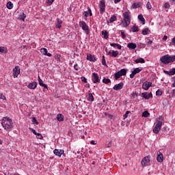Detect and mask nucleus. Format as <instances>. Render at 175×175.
Wrapping results in <instances>:
<instances>
[{
    "instance_id": "nucleus-1",
    "label": "nucleus",
    "mask_w": 175,
    "mask_h": 175,
    "mask_svg": "<svg viewBox=\"0 0 175 175\" xmlns=\"http://www.w3.org/2000/svg\"><path fill=\"white\" fill-rule=\"evenodd\" d=\"M1 125L8 132H10V131L13 129V122L12 121V119L8 117L3 118Z\"/></svg>"
},
{
    "instance_id": "nucleus-2",
    "label": "nucleus",
    "mask_w": 175,
    "mask_h": 175,
    "mask_svg": "<svg viewBox=\"0 0 175 175\" xmlns=\"http://www.w3.org/2000/svg\"><path fill=\"white\" fill-rule=\"evenodd\" d=\"M122 16L123 20L121 21L122 27V28H127V27H129L131 24V18L132 17L131 15V12H126L123 13Z\"/></svg>"
},
{
    "instance_id": "nucleus-3",
    "label": "nucleus",
    "mask_w": 175,
    "mask_h": 175,
    "mask_svg": "<svg viewBox=\"0 0 175 175\" xmlns=\"http://www.w3.org/2000/svg\"><path fill=\"white\" fill-rule=\"evenodd\" d=\"M161 62L164 64V65H167V64H170V62H174L175 61V55L170 56V55H165L161 57Z\"/></svg>"
},
{
    "instance_id": "nucleus-4",
    "label": "nucleus",
    "mask_w": 175,
    "mask_h": 175,
    "mask_svg": "<svg viewBox=\"0 0 175 175\" xmlns=\"http://www.w3.org/2000/svg\"><path fill=\"white\" fill-rule=\"evenodd\" d=\"M125 75H126V69H121L120 71L114 74L115 80H118L120 77H121L122 76H125Z\"/></svg>"
},
{
    "instance_id": "nucleus-5",
    "label": "nucleus",
    "mask_w": 175,
    "mask_h": 175,
    "mask_svg": "<svg viewBox=\"0 0 175 175\" xmlns=\"http://www.w3.org/2000/svg\"><path fill=\"white\" fill-rule=\"evenodd\" d=\"M79 27L82 28L83 31H84V32H85L87 35L90 33V27L87 25V23H85L84 21L79 22Z\"/></svg>"
},
{
    "instance_id": "nucleus-6",
    "label": "nucleus",
    "mask_w": 175,
    "mask_h": 175,
    "mask_svg": "<svg viewBox=\"0 0 175 175\" xmlns=\"http://www.w3.org/2000/svg\"><path fill=\"white\" fill-rule=\"evenodd\" d=\"M99 9L100 14H103V13H105L106 10V3L105 2V0H102L100 1Z\"/></svg>"
},
{
    "instance_id": "nucleus-7",
    "label": "nucleus",
    "mask_w": 175,
    "mask_h": 175,
    "mask_svg": "<svg viewBox=\"0 0 175 175\" xmlns=\"http://www.w3.org/2000/svg\"><path fill=\"white\" fill-rule=\"evenodd\" d=\"M162 127V122L158 121L156 124L154 128L153 129L154 133H159V131H161V128Z\"/></svg>"
},
{
    "instance_id": "nucleus-8",
    "label": "nucleus",
    "mask_w": 175,
    "mask_h": 175,
    "mask_svg": "<svg viewBox=\"0 0 175 175\" xmlns=\"http://www.w3.org/2000/svg\"><path fill=\"white\" fill-rule=\"evenodd\" d=\"M141 163H142V166H144V167L148 166V165H150V156L145 157L142 160Z\"/></svg>"
},
{
    "instance_id": "nucleus-9",
    "label": "nucleus",
    "mask_w": 175,
    "mask_h": 175,
    "mask_svg": "<svg viewBox=\"0 0 175 175\" xmlns=\"http://www.w3.org/2000/svg\"><path fill=\"white\" fill-rule=\"evenodd\" d=\"M92 81L94 84H96V83H99L100 81V79H99V75H98V73L94 72L92 75Z\"/></svg>"
},
{
    "instance_id": "nucleus-10",
    "label": "nucleus",
    "mask_w": 175,
    "mask_h": 175,
    "mask_svg": "<svg viewBox=\"0 0 175 175\" xmlns=\"http://www.w3.org/2000/svg\"><path fill=\"white\" fill-rule=\"evenodd\" d=\"M152 83L148 82V81H145L142 84V88L143 90H145V91H148V89L151 87Z\"/></svg>"
},
{
    "instance_id": "nucleus-11",
    "label": "nucleus",
    "mask_w": 175,
    "mask_h": 175,
    "mask_svg": "<svg viewBox=\"0 0 175 175\" xmlns=\"http://www.w3.org/2000/svg\"><path fill=\"white\" fill-rule=\"evenodd\" d=\"M13 72L14 78L16 79V77H18V75H20V67L15 66V68L13 69Z\"/></svg>"
},
{
    "instance_id": "nucleus-12",
    "label": "nucleus",
    "mask_w": 175,
    "mask_h": 175,
    "mask_svg": "<svg viewBox=\"0 0 175 175\" xmlns=\"http://www.w3.org/2000/svg\"><path fill=\"white\" fill-rule=\"evenodd\" d=\"M142 70V68H136L132 71V73L130 75L131 79H133L135 77V75H137V73H140V71Z\"/></svg>"
},
{
    "instance_id": "nucleus-13",
    "label": "nucleus",
    "mask_w": 175,
    "mask_h": 175,
    "mask_svg": "<svg viewBox=\"0 0 175 175\" xmlns=\"http://www.w3.org/2000/svg\"><path fill=\"white\" fill-rule=\"evenodd\" d=\"M123 87L124 83L120 82V83L115 85L113 89L114 90V91H120V90H122Z\"/></svg>"
},
{
    "instance_id": "nucleus-14",
    "label": "nucleus",
    "mask_w": 175,
    "mask_h": 175,
    "mask_svg": "<svg viewBox=\"0 0 175 175\" xmlns=\"http://www.w3.org/2000/svg\"><path fill=\"white\" fill-rule=\"evenodd\" d=\"M30 131L33 132V135H36L37 139L42 140L43 139V135L41 133H37L36 131L32 128H29Z\"/></svg>"
},
{
    "instance_id": "nucleus-15",
    "label": "nucleus",
    "mask_w": 175,
    "mask_h": 175,
    "mask_svg": "<svg viewBox=\"0 0 175 175\" xmlns=\"http://www.w3.org/2000/svg\"><path fill=\"white\" fill-rule=\"evenodd\" d=\"M64 152V150L61 149H55L53 150V154H55V155H56L57 157H61V155H63Z\"/></svg>"
},
{
    "instance_id": "nucleus-16",
    "label": "nucleus",
    "mask_w": 175,
    "mask_h": 175,
    "mask_svg": "<svg viewBox=\"0 0 175 175\" xmlns=\"http://www.w3.org/2000/svg\"><path fill=\"white\" fill-rule=\"evenodd\" d=\"M36 87H38V82L36 81L31 82L27 85L29 90H36Z\"/></svg>"
},
{
    "instance_id": "nucleus-17",
    "label": "nucleus",
    "mask_w": 175,
    "mask_h": 175,
    "mask_svg": "<svg viewBox=\"0 0 175 175\" xmlns=\"http://www.w3.org/2000/svg\"><path fill=\"white\" fill-rule=\"evenodd\" d=\"M40 53L42 55H46L47 57H51V53H49V51L46 48H41Z\"/></svg>"
},
{
    "instance_id": "nucleus-18",
    "label": "nucleus",
    "mask_w": 175,
    "mask_h": 175,
    "mask_svg": "<svg viewBox=\"0 0 175 175\" xmlns=\"http://www.w3.org/2000/svg\"><path fill=\"white\" fill-rule=\"evenodd\" d=\"M142 98H144V99H150V98H152V92H144L142 93Z\"/></svg>"
},
{
    "instance_id": "nucleus-19",
    "label": "nucleus",
    "mask_w": 175,
    "mask_h": 175,
    "mask_svg": "<svg viewBox=\"0 0 175 175\" xmlns=\"http://www.w3.org/2000/svg\"><path fill=\"white\" fill-rule=\"evenodd\" d=\"M87 59L88 61H90L91 62H95V61H96L95 55H92L91 54H88Z\"/></svg>"
},
{
    "instance_id": "nucleus-20",
    "label": "nucleus",
    "mask_w": 175,
    "mask_h": 175,
    "mask_svg": "<svg viewBox=\"0 0 175 175\" xmlns=\"http://www.w3.org/2000/svg\"><path fill=\"white\" fill-rule=\"evenodd\" d=\"M127 47L130 50H135V49H136V47H137V45L135 43L130 42L127 44Z\"/></svg>"
},
{
    "instance_id": "nucleus-21",
    "label": "nucleus",
    "mask_w": 175,
    "mask_h": 175,
    "mask_svg": "<svg viewBox=\"0 0 175 175\" xmlns=\"http://www.w3.org/2000/svg\"><path fill=\"white\" fill-rule=\"evenodd\" d=\"M88 11L83 12V14L85 16V17H88L89 14L90 16H92V11L91 10V8H88Z\"/></svg>"
},
{
    "instance_id": "nucleus-22",
    "label": "nucleus",
    "mask_w": 175,
    "mask_h": 175,
    "mask_svg": "<svg viewBox=\"0 0 175 175\" xmlns=\"http://www.w3.org/2000/svg\"><path fill=\"white\" fill-rule=\"evenodd\" d=\"M164 73H165V75H168L169 76H173L175 75V68H172L170 71L164 70Z\"/></svg>"
},
{
    "instance_id": "nucleus-23",
    "label": "nucleus",
    "mask_w": 175,
    "mask_h": 175,
    "mask_svg": "<svg viewBox=\"0 0 175 175\" xmlns=\"http://www.w3.org/2000/svg\"><path fill=\"white\" fill-rule=\"evenodd\" d=\"M157 161L162 163L163 162V155L161 154V152H159L157 153Z\"/></svg>"
},
{
    "instance_id": "nucleus-24",
    "label": "nucleus",
    "mask_w": 175,
    "mask_h": 175,
    "mask_svg": "<svg viewBox=\"0 0 175 175\" xmlns=\"http://www.w3.org/2000/svg\"><path fill=\"white\" fill-rule=\"evenodd\" d=\"M38 79L39 85H40L41 87H44V88H47V85L43 83V80L40 79V76L38 75Z\"/></svg>"
},
{
    "instance_id": "nucleus-25",
    "label": "nucleus",
    "mask_w": 175,
    "mask_h": 175,
    "mask_svg": "<svg viewBox=\"0 0 175 175\" xmlns=\"http://www.w3.org/2000/svg\"><path fill=\"white\" fill-rule=\"evenodd\" d=\"M56 28L58 29H61V27H62V21L59 18H57V22L55 25Z\"/></svg>"
},
{
    "instance_id": "nucleus-26",
    "label": "nucleus",
    "mask_w": 175,
    "mask_h": 175,
    "mask_svg": "<svg viewBox=\"0 0 175 175\" xmlns=\"http://www.w3.org/2000/svg\"><path fill=\"white\" fill-rule=\"evenodd\" d=\"M86 98L89 102H94V96L91 93H89Z\"/></svg>"
},
{
    "instance_id": "nucleus-27",
    "label": "nucleus",
    "mask_w": 175,
    "mask_h": 175,
    "mask_svg": "<svg viewBox=\"0 0 175 175\" xmlns=\"http://www.w3.org/2000/svg\"><path fill=\"white\" fill-rule=\"evenodd\" d=\"M135 64H144L146 60H144L142 57H139L135 60Z\"/></svg>"
},
{
    "instance_id": "nucleus-28",
    "label": "nucleus",
    "mask_w": 175,
    "mask_h": 175,
    "mask_svg": "<svg viewBox=\"0 0 175 175\" xmlns=\"http://www.w3.org/2000/svg\"><path fill=\"white\" fill-rule=\"evenodd\" d=\"M0 53H1L2 54L8 53V48L5 46H0Z\"/></svg>"
},
{
    "instance_id": "nucleus-29",
    "label": "nucleus",
    "mask_w": 175,
    "mask_h": 175,
    "mask_svg": "<svg viewBox=\"0 0 175 175\" xmlns=\"http://www.w3.org/2000/svg\"><path fill=\"white\" fill-rule=\"evenodd\" d=\"M138 19L140 20V21L142 23L143 25L146 24V20L144 19V17H143V14L138 15Z\"/></svg>"
},
{
    "instance_id": "nucleus-30",
    "label": "nucleus",
    "mask_w": 175,
    "mask_h": 175,
    "mask_svg": "<svg viewBox=\"0 0 175 175\" xmlns=\"http://www.w3.org/2000/svg\"><path fill=\"white\" fill-rule=\"evenodd\" d=\"M110 46H111V47H117L118 50H121L122 47L120 44H116V43H111Z\"/></svg>"
},
{
    "instance_id": "nucleus-31",
    "label": "nucleus",
    "mask_w": 175,
    "mask_h": 175,
    "mask_svg": "<svg viewBox=\"0 0 175 175\" xmlns=\"http://www.w3.org/2000/svg\"><path fill=\"white\" fill-rule=\"evenodd\" d=\"M57 121H59V122H61L62 121H64V116L62 114H57Z\"/></svg>"
},
{
    "instance_id": "nucleus-32",
    "label": "nucleus",
    "mask_w": 175,
    "mask_h": 175,
    "mask_svg": "<svg viewBox=\"0 0 175 175\" xmlns=\"http://www.w3.org/2000/svg\"><path fill=\"white\" fill-rule=\"evenodd\" d=\"M118 54H119V53L118 51H112V52L111 53V57H113V58H116V57H117Z\"/></svg>"
},
{
    "instance_id": "nucleus-33",
    "label": "nucleus",
    "mask_w": 175,
    "mask_h": 175,
    "mask_svg": "<svg viewBox=\"0 0 175 175\" xmlns=\"http://www.w3.org/2000/svg\"><path fill=\"white\" fill-rule=\"evenodd\" d=\"M114 21H117V16L116 15H112L109 19V23H114Z\"/></svg>"
},
{
    "instance_id": "nucleus-34",
    "label": "nucleus",
    "mask_w": 175,
    "mask_h": 175,
    "mask_svg": "<svg viewBox=\"0 0 175 175\" xmlns=\"http://www.w3.org/2000/svg\"><path fill=\"white\" fill-rule=\"evenodd\" d=\"M102 35L104 36V39H109V32L107 31H103Z\"/></svg>"
},
{
    "instance_id": "nucleus-35",
    "label": "nucleus",
    "mask_w": 175,
    "mask_h": 175,
    "mask_svg": "<svg viewBox=\"0 0 175 175\" xmlns=\"http://www.w3.org/2000/svg\"><path fill=\"white\" fill-rule=\"evenodd\" d=\"M6 7L10 10L11 9H13V4L11 3V1H8Z\"/></svg>"
},
{
    "instance_id": "nucleus-36",
    "label": "nucleus",
    "mask_w": 175,
    "mask_h": 175,
    "mask_svg": "<svg viewBox=\"0 0 175 175\" xmlns=\"http://www.w3.org/2000/svg\"><path fill=\"white\" fill-rule=\"evenodd\" d=\"M26 17H27V15H25L24 12H22L20 14V20H22L23 21H24Z\"/></svg>"
},
{
    "instance_id": "nucleus-37",
    "label": "nucleus",
    "mask_w": 175,
    "mask_h": 175,
    "mask_svg": "<svg viewBox=\"0 0 175 175\" xmlns=\"http://www.w3.org/2000/svg\"><path fill=\"white\" fill-rule=\"evenodd\" d=\"M131 29L133 32H139V27L136 25H133Z\"/></svg>"
},
{
    "instance_id": "nucleus-38",
    "label": "nucleus",
    "mask_w": 175,
    "mask_h": 175,
    "mask_svg": "<svg viewBox=\"0 0 175 175\" xmlns=\"http://www.w3.org/2000/svg\"><path fill=\"white\" fill-rule=\"evenodd\" d=\"M103 83H104L105 84H109V83H111V81L110 80V79L104 78L103 79Z\"/></svg>"
},
{
    "instance_id": "nucleus-39",
    "label": "nucleus",
    "mask_w": 175,
    "mask_h": 175,
    "mask_svg": "<svg viewBox=\"0 0 175 175\" xmlns=\"http://www.w3.org/2000/svg\"><path fill=\"white\" fill-rule=\"evenodd\" d=\"M150 116V113L148 112V111H145L142 113V117H145L147 118Z\"/></svg>"
},
{
    "instance_id": "nucleus-40",
    "label": "nucleus",
    "mask_w": 175,
    "mask_h": 175,
    "mask_svg": "<svg viewBox=\"0 0 175 175\" xmlns=\"http://www.w3.org/2000/svg\"><path fill=\"white\" fill-rule=\"evenodd\" d=\"M150 33V30L148 29H145L142 30L143 35H148Z\"/></svg>"
},
{
    "instance_id": "nucleus-41",
    "label": "nucleus",
    "mask_w": 175,
    "mask_h": 175,
    "mask_svg": "<svg viewBox=\"0 0 175 175\" xmlns=\"http://www.w3.org/2000/svg\"><path fill=\"white\" fill-rule=\"evenodd\" d=\"M133 9H137V8H140V3H134L133 4Z\"/></svg>"
},
{
    "instance_id": "nucleus-42",
    "label": "nucleus",
    "mask_w": 175,
    "mask_h": 175,
    "mask_svg": "<svg viewBox=\"0 0 175 175\" xmlns=\"http://www.w3.org/2000/svg\"><path fill=\"white\" fill-rule=\"evenodd\" d=\"M102 64L104 65V66H107V64H106V59H105V55L103 56Z\"/></svg>"
},
{
    "instance_id": "nucleus-43",
    "label": "nucleus",
    "mask_w": 175,
    "mask_h": 175,
    "mask_svg": "<svg viewBox=\"0 0 175 175\" xmlns=\"http://www.w3.org/2000/svg\"><path fill=\"white\" fill-rule=\"evenodd\" d=\"M131 111H126V113L123 116V119L125 120L126 118H128V114H129Z\"/></svg>"
},
{
    "instance_id": "nucleus-44",
    "label": "nucleus",
    "mask_w": 175,
    "mask_h": 175,
    "mask_svg": "<svg viewBox=\"0 0 175 175\" xmlns=\"http://www.w3.org/2000/svg\"><path fill=\"white\" fill-rule=\"evenodd\" d=\"M146 8L147 9H148V10H151L152 6H151V3H150V1H148L146 4Z\"/></svg>"
},
{
    "instance_id": "nucleus-45",
    "label": "nucleus",
    "mask_w": 175,
    "mask_h": 175,
    "mask_svg": "<svg viewBox=\"0 0 175 175\" xmlns=\"http://www.w3.org/2000/svg\"><path fill=\"white\" fill-rule=\"evenodd\" d=\"M0 99H3V100H6V96H5L3 94L0 93Z\"/></svg>"
},
{
    "instance_id": "nucleus-46",
    "label": "nucleus",
    "mask_w": 175,
    "mask_h": 175,
    "mask_svg": "<svg viewBox=\"0 0 175 175\" xmlns=\"http://www.w3.org/2000/svg\"><path fill=\"white\" fill-rule=\"evenodd\" d=\"M32 122L33 124H36V125H38L39 124V122H38V120H36V118H32Z\"/></svg>"
},
{
    "instance_id": "nucleus-47",
    "label": "nucleus",
    "mask_w": 175,
    "mask_h": 175,
    "mask_svg": "<svg viewBox=\"0 0 175 175\" xmlns=\"http://www.w3.org/2000/svg\"><path fill=\"white\" fill-rule=\"evenodd\" d=\"M156 95L157 96H161L162 95V91L161 90H158L157 92H156Z\"/></svg>"
},
{
    "instance_id": "nucleus-48",
    "label": "nucleus",
    "mask_w": 175,
    "mask_h": 175,
    "mask_svg": "<svg viewBox=\"0 0 175 175\" xmlns=\"http://www.w3.org/2000/svg\"><path fill=\"white\" fill-rule=\"evenodd\" d=\"M164 8L165 9H169V8H170V4H169V3H165L164 5Z\"/></svg>"
},
{
    "instance_id": "nucleus-49",
    "label": "nucleus",
    "mask_w": 175,
    "mask_h": 175,
    "mask_svg": "<svg viewBox=\"0 0 175 175\" xmlns=\"http://www.w3.org/2000/svg\"><path fill=\"white\" fill-rule=\"evenodd\" d=\"M81 79L83 83H87V79L85 77H81Z\"/></svg>"
},
{
    "instance_id": "nucleus-50",
    "label": "nucleus",
    "mask_w": 175,
    "mask_h": 175,
    "mask_svg": "<svg viewBox=\"0 0 175 175\" xmlns=\"http://www.w3.org/2000/svg\"><path fill=\"white\" fill-rule=\"evenodd\" d=\"M121 36L122 39H125V38H126V36L125 35V33L124 31H121Z\"/></svg>"
},
{
    "instance_id": "nucleus-51",
    "label": "nucleus",
    "mask_w": 175,
    "mask_h": 175,
    "mask_svg": "<svg viewBox=\"0 0 175 175\" xmlns=\"http://www.w3.org/2000/svg\"><path fill=\"white\" fill-rule=\"evenodd\" d=\"M105 147H107V148H110V147H111V142H110L109 144H106Z\"/></svg>"
},
{
    "instance_id": "nucleus-52",
    "label": "nucleus",
    "mask_w": 175,
    "mask_h": 175,
    "mask_svg": "<svg viewBox=\"0 0 175 175\" xmlns=\"http://www.w3.org/2000/svg\"><path fill=\"white\" fill-rule=\"evenodd\" d=\"M171 44H172L173 46H175V37L172 38Z\"/></svg>"
},
{
    "instance_id": "nucleus-53",
    "label": "nucleus",
    "mask_w": 175,
    "mask_h": 175,
    "mask_svg": "<svg viewBox=\"0 0 175 175\" xmlns=\"http://www.w3.org/2000/svg\"><path fill=\"white\" fill-rule=\"evenodd\" d=\"M148 46H151L152 44V40H149L147 42Z\"/></svg>"
},
{
    "instance_id": "nucleus-54",
    "label": "nucleus",
    "mask_w": 175,
    "mask_h": 175,
    "mask_svg": "<svg viewBox=\"0 0 175 175\" xmlns=\"http://www.w3.org/2000/svg\"><path fill=\"white\" fill-rule=\"evenodd\" d=\"M53 2H54V0H47V3H49V5H52Z\"/></svg>"
},
{
    "instance_id": "nucleus-55",
    "label": "nucleus",
    "mask_w": 175,
    "mask_h": 175,
    "mask_svg": "<svg viewBox=\"0 0 175 175\" xmlns=\"http://www.w3.org/2000/svg\"><path fill=\"white\" fill-rule=\"evenodd\" d=\"M163 40L165 42L166 40H167V36H164L163 38Z\"/></svg>"
},
{
    "instance_id": "nucleus-56",
    "label": "nucleus",
    "mask_w": 175,
    "mask_h": 175,
    "mask_svg": "<svg viewBox=\"0 0 175 175\" xmlns=\"http://www.w3.org/2000/svg\"><path fill=\"white\" fill-rule=\"evenodd\" d=\"M74 69H75V70H79V68H77V64L74 65Z\"/></svg>"
},
{
    "instance_id": "nucleus-57",
    "label": "nucleus",
    "mask_w": 175,
    "mask_h": 175,
    "mask_svg": "<svg viewBox=\"0 0 175 175\" xmlns=\"http://www.w3.org/2000/svg\"><path fill=\"white\" fill-rule=\"evenodd\" d=\"M90 144H93V145L96 144V143H95V141H94V140H92V141L90 142Z\"/></svg>"
},
{
    "instance_id": "nucleus-58",
    "label": "nucleus",
    "mask_w": 175,
    "mask_h": 175,
    "mask_svg": "<svg viewBox=\"0 0 175 175\" xmlns=\"http://www.w3.org/2000/svg\"><path fill=\"white\" fill-rule=\"evenodd\" d=\"M118 2H121V0H114V3H118Z\"/></svg>"
},
{
    "instance_id": "nucleus-59",
    "label": "nucleus",
    "mask_w": 175,
    "mask_h": 175,
    "mask_svg": "<svg viewBox=\"0 0 175 175\" xmlns=\"http://www.w3.org/2000/svg\"><path fill=\"white\" fill-rule=\"evenodd\" d=\"M48 90H49V88H45L44 87V88H43L44 92H46V91H48Z\"/></svg>"
},
{
    "instance_id": "nucleus-60",
    "label": "nucleus",
    "mask_w": 175,
    "mask_h": 175,
    "mask_svg": "<svg viewBox=\"0 0 175 175\" xmlns=\"http://www.w3.org/2000/svg\"><path fill=\"white\" fill-rule=\"evenodd\" d=\"M111 53H112V51H109V52L107 53V55H110V57H111Z\"/></svg>"
},
{
    "instance_id": "nucleus-61",
    "label": "nucleus",
    "mask_w": 175,
    "mask_h": 175,
    "mask_svg": "<svg viewBox=\"0 0 175 175\" xmlns=\"http://www.w3.org/2000/svg\"><path fill=\"white\" fill-rule=\"evenodd\" d=\"M172 95H174V96H175V89H174V90H172Z\"/></svg>"
},
{
    "instance_id": "nucleus-62",
    "label": "nucleus",
    "mask_w": 175,
    "mask_h": 175,
    "mask_svg": "<svg viewBox=\"0 0 175 175\" xmlns=\"http://www.w3.org/2000/svg\"><path fill=\"white\" fill-rule=\"evenodd\" d=\"M108 117H109V118H113V116H111L110 114H108Z\"/></svg>"
},
{
    "instance_id": "nucleus-63",
    "label": "nucleus",
    "mask_w": 175,
    "mask_h": 175,
    "mask_svg": "<svg viewBox=\"0 0 175 175\" xmlns=\"http://www.w3.org/2000/svg\"><path fill=\"white\" fill-rule=\"evenodd\" d=\"M172 87H174L175 88V82H174L172 84V85H171Z\"/></svg>"
},
{
    "instance_id": "nucleus-64",
    "label": "nucleus",
    "mask_w": 175,
    "mask_h": 175,
    "mask_svg": "<svg viewBox=\"0 0 175 175\" xmlns=\"http://www.w3.org/2000/svg\"><path fill=\"white\" fill-rule=\"evenodd\" d=\"M170 2H174L175 3V0H170Z\"/></svg>"
}]
</instances>
